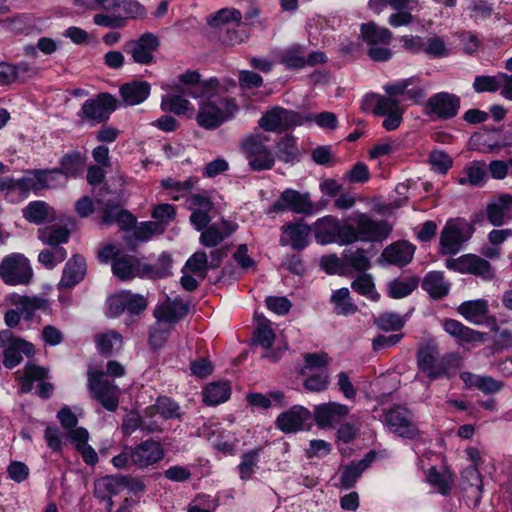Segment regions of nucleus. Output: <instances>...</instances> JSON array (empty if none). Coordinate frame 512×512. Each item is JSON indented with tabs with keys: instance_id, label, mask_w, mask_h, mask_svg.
I'll return each instance as SVG.
<instances>
[{
	"instance_id": "nucleus-44",
	"label": "nucleus",
	"mask_w": 512,
	"mask_h": 512,
	"mask_svg": "<svg viewBox=\"0 0 512 512\" xmlns=\"http://www.w3.org/2000/svg\"><path fill=\"white\" fill-rule=\"evenodd\" d=\"M487 180V166L483 161H472L463 169L458 179L460 185L482 186Z\"/></svg>"
},
{
	"instance_id": "nucleus-9",
	"label": "nucleus",
	"mask_w": 512,
	"mask_h": 512,
	"mask_svg": "<svg viewBox=\"0 0 512 512\" xmlns=\"http://www.w3.org/2000/svg\"><path fill=\"white\" fill-rule=\"evenodd\" d=\"M474 232V228L463 218L448 219L440 234V251L445 255L458 253Z\"/></svg>"
},
{
	"instance_id": "nucleus-54",
	"label": "nucleus",
	"mask_w": 512,
	"mask_h": 512,
	"mask_svg": "<svg viewBox=\"0 0 512 512\" xmlns=\"http://www.w3.org/2000/svg\"><path fill=\"white\" fill-rule=\"evenodd\" d=\"M352 289L371 301H378L380 294L375 289L373 278L370 274L363 273L351 283Z\"/></svg>"
},
{
	"instance_id": "nucleus-22",
	"label": "nucleus",
	"mask_w": 512,
	"mask_h": 512,
	"mask_svg": "<svg viewBox=\"0 0 512 512\" xmlns=\"http://www.w3.org/2000/svg\"><path fill=\"white\" fill-rule=\"evenodd\" d=\"M460 109V98L448 92H439L431 96L426 103L427 114L438 119H451Z\"/></svg>"
},
{
	"instance_id": "nucleus-53",
	"label": "nucleus",
	"mask_w": 512,
	"mask_h": 512,
	"mask_svg": "<svg viewBox=\"0 0 512 512\" xmlns=\"http://www.w3.org/2000/svg\"><path fill=\"white\" fill-rule=\"evenodd\" d=\"M39 239L50 247H61L69 239V232L63 227L49 226L39 230Z\"/></svg>"
},
{
	"instance_id": "nucleus-31",
	"label": "nucleus",
	"mask_w": 512,
	"mask_h": 512,
	"mask_svg": "<svg viewBox=\"0 0 512 512\" xmlns=\"http://www.w3.org/2000/svg\"><path fill=\"white\" fill-rule=\"evenodd\" d=\"M214 424L205 426L203 435L207 436L211 445L218 451L225 455H232L235 453L238 440L229 431H218L217 428L213 429Z\"/></svg>"
},
{
	"instance_id": "nucleus-30",
	"label": "nucleus",
	"mask_w": 512,
	"mask_h": 512,
	"mask_svg": "<svg viewBox=\"0 0 512 512\" xmlns=\"http://www.w3.org/2000/svg\"><path fill=\"white\" fill-rule=\"evenodd\" d=\"M443 328L460 345L474 346L485 341V334L465 326L461 322L448 319L444 321Z\"/></svg>"
},
{
	"instance_id": "nucleus-12",
	"label": "nucleus",
	"mask_w": 512,
	"mask_h": 512,
	"mask_svg": "<svg viewBox=\"0 0 512 512\" xmlns=\"http://www.w3.org/2000/svg\"><path fill=\"white\" fill-rule=\"evenodd\" d=\"M268 138L262 134L250 135L242 142V149L252 170H269L275 163V157L267 146Z\"/></svg>"
},
{
	"instance_id": "nucleus-27",
	"label": "nucleus",
	"mask_w": 512,
	"mask_h": 512,
	"mask_svg": "<svg viewBox=\"0 0 512 512\" xmlns=\"http://www.w3.org/2000/svg\"><path fill=\"white\" fill-rule=\"evenodd\" d=\"M311 227L304 222H292L282 226L280 243L290 245L292 249L300 251L310 243Z\"/></svg>"
},
{
	"instance_id": "nucleus-11",
	"label": "nucleus",
	"mask_w": 512,
	"mask_h": 512,
	"mask_svg": "<svg viewBox=\"0 0 512 512\" xmlns=\"http://www.w3.org/2000/svg\"><path fill=\"white\" fill-rule=\"evenodd\" d=\"M383 422L389 432L398 437L412 440L420 435L413 413L404 406L396 405L387 410Z\"/></svg>"
},
{
	"instance_id": "nucleus-51",
	"label": "nucleus",
	"mask_w": 512,
	"mask_h": 512,
	"mask_svg": "<svg viewBox=\"0 0 512 512\" xmlns=\"http://www.w3.org/2000/svg\"><path fill=\"white\" fill-rule=\"evenodd\" d=\"M331 301L334 304V311L339 315H350L357 311L348 288L335 290L331 295Z\"/></svg>"
},
{
	"instance_id": "nucleus-60",
	"label": "nucleus",
	"mask_w": 512,
	"mask_h": 512,
	"mask_svg": "<svg viewBox=\"0 0 512 512\" xmlns=\"http://www.w3.org/2000/svg\"><path fill=\"white\" fill-rule=\"evenodd\" d=\"M66 257L67 252L63 247H50L39 253L38 261L47 269H53L57 264L63 262Z\"/></svg>"
},
{
	"instance_id": "nucleus-57",
	"label": "nucleus",
	"mask_w": 512,
	"mask_h": 512,
	"mask_svg": "<svg viewBox=\"0 0 512 512\" xmlns=\"http://www.w3.org/2000/svg\"><path fill=\"white\" fill-rule=\"evenodd\" d=\"M171 258L167 253H162L155 264L143 265L144 278H163L170 274Z\"/></svg>"
},
{
	"instance_id": "nucleus-28",
	"label": "nucleus",
	"mask_w": 512,
	"mask_h": 512,
	"mask_svg": "<svg viewBox=\"0 0 512 512\" xmlns=\"http://www.w3.org/2000/svg\"><path fill=\"white\" fill-rule=\"evenodd\" d=\"M376 458L374 451L368 452L361 460L353 461L340 469L339 487L350 489L355 486L362 473L370 467Z\"/></svg>"
},
{
	"instance_id": "nucleus-58",
	"label": "nucleus",
	"mask_w": 512,
	"mask_h": 512,
	"mask_svg": "<svg viewBox=\"0 0 512 512\" xmlns=\"http://www.w3.org/2000/svg\"><path fill=\"white\" fill-rule=\"evenodd\" d=\"M495 332L494 343L501 349L512 347V321H505L497 324L495 321L494 327H489Z\"/></svg>"
},
{
	"instance_id": "nucleus-13",
	"label": "nucleus",
	"mask_w": 512,
	"mask_h": 512,
	"mask_svg": "<svg viewBox=\"0 0 512 512\" xmlns=\"http://www.w3.org/2000/svg\"><path fill=\"white\" fill-rule=\"evenodd\" d=\"M33 276L29 260L21 253H11L0 263V278L7 285H27Z\"/></svg>"
},
{
	"instance_id": "nucleus-45",
	"label": "nucleus",
	"mask_w": 512,
	"mask_h": 512,
	"mask_svg": "<svg viewBox=\"0 0 512 512\" xmlns=\"http://www.w3.org/2000/svg\"><path fill=\"white\" fill-rule=\"evenodd\" d=\"M231 387L228 382L209 383L202 392L203 401L209 406L219 405L229 399Z\"/></svg>"
},
{
	"instance_id": "nucleus-55",
	"label": "nucleus",
	"mask_w": 512,
	"mask_h": 512,
	"mask_svg": "<svg viewBox=\"0 0 512 512\" xmlns=\"http://www.w3.org/2000/svg\"><path fill=\"white\" fill-rule=\"evenodd\" d=\"M104 222L106 224L117 223L122 230H129L135 225L136 219L128 211L116 207L105 210Z\"/></svg>"
},
{
	"instance_id": "nucleus-59",
	"label": "nucleus",
	"mask_w": 512,
	"mask_h": 512,
	"mask_svg": "<svg viewBox=\"0 0 512 512\" xmlns=\"http://www.w3.org/2000/svg\"><path fill=\"white\" fill-rule=\"evenodd\" d=\"M163 231V228L160 227L158 223L155 222H143L140 225L136 226L135 229L131 233H127L125 236V240L128 243H131V238L134 237L138 241H147L154 234L160 233Z\"/></svg>"
},
{
	"instance_id": "nucleus-50",
	"label": "nucleus",
	"mask_w": 512,
	"mask_h": 512,
	"mask_svg": "<svg viewBox=\"0 0 512 512\" xmlns=\"http://www.w3.org/2000/svg\"><path fill=\"white\" fill-rule=\"evenodd\" d=\"M256 329L254 331V340L264 349H269L275 340V335L271 327V322L264 316L256 315Z\"/></svg>"
},
{
	"instance_id": "nucleus-33",
	"label": "nucleus",
	"mask_w": 512,
	"mask_h": 512,
	"mask_svg": "<svg viewBox=\"0 0 512 512\" xmlns=\"http://www.w3.org/2000/svg\"><path fill=\"white\" fill-rule=\"evenodd\" d=\"M85 274V259L82 256L75 255L67 261L58 286L60 288H72L81 280H83Z\"/></svg>"
},
{
	"instance_id": "nucleus-35",
	"label": "nucleus",
	"mask_w": 512,
	"mask_h": 512,
	"mask_svg": "<svg viewBox=\"0 0 512 512\" xmlns=\"http://www.w3.org/2000/svg\"><path fill=\"white\" fill-rule=\"evenodd\" d=\"M414 252L415 247L412 244L399 241L386 247L381 256L390 264L404 266L412 260Z\"/></svg>"
},
{
	"instance_id": "nucleus-4",
	"label": "nucleus",
	"mask_w": 512,
	"mask_h": 512,
	"mask_svg": "<svg viewBox=\"0 0 512 512\" xmlns=\"http://www.w3.org/2000/svg\"><path fill=\"white\" fill-rule=\"evenodd\" d=\"M417 365L429 381L454 377L463 365V359L458 353H447L439 356L433 347L421 348L417 353Z\"/></svg>"
},
{
	"instance_id": "nucleus-49",
	"label": "nucleus",
	"mask_w": 512,
	"mask_h": 512,
	"mask_svg": "<svg viewBox=\"0 0 512 512\" xmlns=\"http://www.w3.org/2000/svg\"><path fill=\"white\" fill-rule=\"evenodd\" d=\"M261 449L256 448L244 452L240 457V463L237 466L239 478L242 481H248L256 472L260 459Z\"/></svg>"
},
{
	"instance_id": "nucleus-46",
	"label": "nucleus",
	"mask_w": 512,
	"mask_h": 512,
	"mask_svg": "<svg viewBox=\"0 0 512 512\" xmlns=\"http://www.w3.org/2000/svg\"><path fill=\"white\" fill-rule=\"evenodd\" d=\"M161 109L165 112L187 117H192L195 112L194 107L184 96L175 94H167L162 97Z\"/></svg>"
},
{
	"instance_id": "nucleus-6",
	"label": "nucleus",
	"mask_w": 512,
	"mask_h": 512,
	"mask_svg": "<svg viewBox=\"0 0 512 512\" xmlns=\"http://www.w3.org/2000/svg\"><path fill=\"white\" fill-rule=\"evenodd\" d=\"M350 223V229L354 234L353 243L357 241H382L388 237L392 227L384 220H375L370 215L362 212H353L346 217Z\"/></svg>"
},
{
	"instance_id": "nucleus-2",
	"label": "nucleus",
	"mask_w": 512,
	"mask_h": 512,
	"mask_svg": "<svg viewBox=\"0 0 512 512\" xmlns=\"http://www.w3.org/2000/svg\"><path fill=\"white\" fill-rule=\"evenodd\" d=\"M66 176L62 170L33 169L28 170L21 178L0 176V193L12 204H18L27 199L31 193L37 194L43 189H56L65 186Z\"/></svg>"
},
{
	"instance_id": "nucleus-23",
	"label": "nucleus",
	"mask_w": 512,
	"mask_h": 512,
	"mask_svg": "<svg viewBox=\"0 0 512 512\" xmlns=\"http://www.w3.org/2000/svg\"><path fill=\"white\" fill-rule=\"evenodd\" d=\"M159 46V39L152 33H144L137 40L126 43L125 51L131 54L134 62L149 64L153 60V53Z\"/></svg>"
},
{
	"instance_id": "nucleus-7",
	"label": "nucleus",
	"mask_w": 512,
	"mask_h": 512,
	"mask_svg": "<svg viewBox=\"0 0 512 512\" xmlns=\"http://www.w3.org/2000/svg\"><path fill=\"white\" fill-rule=\"evenodd\" d=\"M88 390L91 397L99 401L108 411L118 408L120 388L105 377L103 370L90 366L88 368Z\"/></svg>"
},
{
	"instance_id": "nucleus-14",
	"label": "nucleus",
	"mask_w": 512,
	"mask_h": 512,
	"mask_svg": "<svg viewBox=\"0 0 512 512\" xmlns=\"http://www.w3.org/2000/svg\"><path fill=\"white\" fill-rule=\"evenodd\" d=\"M417 0H369L368 6L375 13H381L386 7L395 12L388 17V24L393 28L408 26L413 22L412 11L417 7Z\"/></svg>"
},
{
	"instance_id": "nucleus-62",
	"label": "nucleus",
	"mask_w": 512,
	"mask_h": 512,
	"mask_svg": "<svg viewBox=\"0 0 512 512\" xmlns=\"http://www.w3.org/2000/svg\"><path fill=\"white\" fill-rule=\"evenodd\" d=\"M242 20V13L235 8H223L211 15L208 18V23L211 26H219L221 24H226L230 21H233L240 26Z\"/></svg>"
},
{
	"instance_id": "nucleus-48",
	"label": "nucleus",
	"mask_w": 512,
	"mask_h": 512,
	"mask_svg": "<svg viewBox=\"0 0 512 512\" xmlns=\"http://www.w3.org/2000/svg\"><path fill=\"white\" fill-rule=\"evenodd\" d=\"M97 350L104 355H111L122 347L123 338L114 330H109L95 336Z\"/></svg>"
},
{
	"instance_id": "nucleus-37",
	"label": "nucleus",
	"mask_w": 512,
	"mask_h": 512,
	"mask_svg": "<svg viewBox=\"0 0 512 512\" xmlns=\"http://www.w3.org/2000/svg\"><path fill=\"white\" fill-rule=\"evenodd\" d=\"M15 304L21 316L26 320H31L37 310H42L46 314L52 313L50 301L41 296H21Z\"/></svg>"
},
{
	"instance_id": "nucleus-56",
	"label": "nucleus",
	"mask_w": 512,
	"mask_h": 512,
	"mask_svg": "<svg viewBox=\"0 0 512 512\" xmlns=\"http://www.w3.org/2000/svg\"><path fill=\"white\" fill-rule=\"evenodd\" d=\"M47 377L46 369L34 365L32 363H28L25 366L24 373L20 376L21 385L20 391L23 393L30 392L32 390V383L34 381H42Z\"/></svg>"
},
{
	"instance_id": "nucleus-52",
	"label": "nucleus",
	"mask_w": 512,
	"mask_h": 512,
	"mask_svg": "<svg viewBox=\"0 0 512 512\" xmlns=\"http://www.w3.org/2000/svg\"><path fill=\"white\" fill-rule=\"evenodd\" d=\"M85 164V157L76 151L68 153L64 155L60 161L61 167L58 168L62 170V173L66 176V180L69 177H77V175L82 171Z\"/></svg>"
},
{
	"instance_id": "nucleus-64",
	"label": "nucleus",
	"mask_w": 512,
	"mask_h": 512,
	"mask_svg": "<svg viewBox=\"0 0 512 512\" xmlns=\"http://www.w3.org/2000/svg\"><path fill=\"white\" fill-rule=\"evenodd\" d=\"M405 322V317L392 312L383 313L376 320L377 326L383 331H399Z\"/></svg>"
},
{
	"instance_id": "nucleus-21",
	"label": "nucleus",
	"mask_w": 512,
	"mask_h": 512,
	"mask_svg": "<svg viewBox=\"0 0 512 512\" xmlns=\"http://www.w3.org/2000/svg\"><path fill=\"white\" fill-rule=\"evenodd\" d=\"M457 312L471 324L486 327L495 326V318L490 314L486 299L464 301L458 306Z\"/></svg>"
},
{
	"instance_id": "nucleus-5",
	"label": "nucleus",
	"mask_w": 512,
	"mask_h": 512,
	"mask_svg": "<svg viewBox=\"0 0 512 512\" xmlns=\"http://www.w3.org/2000/svg\"><path fill=\"white\" fill-rule=\"evenodd\" d=\"M314 236L317 243L327 245L337 243L341 246L353 243L354 234L350 229V223L340 220L333 215H326L317 219L313 225Z\"/></svg>"
},
{
	"instance_id": "nucleus-3",
	"label": "nucleus",
	"mask_w": 512,
	"mask_h": 512,
	"mask_svg": "<svg viewBox=\"0 0 512 512\" xmlns=\"http://www.w3.org/2000/svg\"><path fill=\"white\" fill-rule=\"evenodd\" d=\"M218 85V80L211 78L202 84V93H190L192 98L200 99L196 120L199 126L205 129L219 127L234 117L238 111L235 99L223 97L215 93Z\"/></svg>"
},
{
	"instance_id": "nucleus-19",
	"label": "nucleus",
	"mask_w": 512,
	"mask_h": 512,
	"mask_svg": "<svg viewBox=\"0 0 512 512\" xmlns=\"http://www.w3.org/2000/svg\"><path fill=\"white\" fill-rule=\"evenodd\" d=\"M164 456L163 445L154 439H146L130 447L131 463L140 469L159 463Z\"/></svg>"
},
{
	"instance_id": "nucleus-20",
	"label": "nucleus",
	"mask_w": 512,
	"mask_h": 512,
	"mask_svg": "<svg viewBox=\"0 0 512 512\" xmlns=\"http://www.w3.org/2000/svg\"><path fill=\"white\" fill-rule=\"evenodd\" d=\"M189 310L190 305L187 301L179 297L171 299L166 296L164 300L157 304L154 310V317L157 320L158 326L168 324L171 327L185 317Z\"/></svg>"
},
{
	"instance_id": "nucleus-32",
	"label": "nucleus",
	"mask_w": 512,
	"mask_h": 512,
	"mask_svg": "<svg viewBox=\"0 0 512 512\" xmlns=\"http://www.w3.org/2000/svg\"><path fill=\"white\" fill-rule=\"evenodd\" d=\"M151 86L146 81H132L123 84L120 96L126 106H134L144 102L150 95Z\"/></svg>"
},
{
	"instance_id": "nucleus-42",
	"label": "nucleus",
	"mask_w": 512,
	"mask_h": 512,
	"mask_svg": "<svg viewBox=\"0 0 512 512\" xmlns=\"http://www.w3.org/2000/svg\"><path fill=\"white\" fill-rule=\"evenodd\" d=\"M23 217L30 223L41 224L54 218L55 211L44 201H32L23 209Z\"/></svg>"
},
{
	"instance_id": "nucleus-40",
	"label": "nucleus",
	"mask_w": 512,
	"mask_h": 512,
	"mask_svg": "<svg viewBox=\"0 0 512 512\" xmlns=\"http://www.w3.org/2000/svg\"><path fill=\"white\" fill-rule=\"evenodd\" d=\"M125 484V477L105 476L95 482L94 495L101 500H111L113 495L118 494Z\"/></svg>"
},
{
	"instance_id": "nucleus-24",
	"label": "nucleus",
	"mask_w": 512,
	"mask_h": 512,
	"mask_svg": "<svg viewBox=\"0 0 512 512\" xmlns=\"http://www.w3.org/2000/svg\"><path fill=\"white\" fill-rule=\"evenodd\" d=\"M311 420V412L300 405H295L281 413L276 419V426L285 433H294L306 429Z\"/></svg>"
},
{
	"instance_id": "nucleus-26",
	"label": "nucleus",
	"mask_w": 512,
	"mask_h": 512,
	"mask_svg": "<svg viewBox=\"0 0 512 512\" xmlns=\"http://www.w3.org/2000/svg\"><path fill=\"white\" fill-rule=\"evenodd\" d=\"M486 217L490 224L503 226L512 220V195L503 193L491 199L486 206Z\"/></svg>"
},
{
	"instance_id": "nucleus-63",
	"label": "nucleus",
	"mask_w": 512,
	"mask_h": 512,
	"mask_svg": "<svg viewBox=\"0 0 512 512\" xmlns=\"http://www.w3.org/2000/svg\"><path fill=\"white\" fill-rule=\"evenodd\" d=\"M501 78H503L501 73H498L497 75H494V76H489V75L476 76L474 79V82H473V89L477 93L495 92L497 90H500Z\"/></svg>"
},
{
	"instance_id": "nucleus-61",
	"label": "nucleus",
	"mask_w": 512,
	"mask_h": 512,
	"mask_svg": "<svg viewBox=\"0 0 512 512\" xmlns=\"http://www.w3.org/2000/svg\"><path fill=\"white\" fill-rule=\"evenodd\" d=\"M303 116V125L306 123L314 122L320 128L335 130L338 126V120L334 113L332 112H321L318 114L306 113L302 114Z\"/></svg>"
},
{
	"instance_id": "nucleus-25",
	"label": "nucleus",
	"mask_w": 512,
	"mask_h": 512,
	"mask_svg": "<svg viewBox=\"0 0 512 512\" xmlns=\"http://www.w3.org/2000/svg\"><path fill=\"white\" fill-rule=\"evenodd\" d=\"M482 476L479 468L469 466L461 473V489L466 503L472 508H477L482 498Z\"/></svg>"
},
{
	"instance_id": "nucleus-39",
	"label": "nucleus",
	"mask_w": 512,
	"mask_h": 512,
	"mask_svg": "<svg viewBox=\"0 0 512 512\" xmlns=\"http://www.w3.org/2000/svg\"><path fill=\"white\" fill-rule=\"evenodd\" d=\"M306 50L303 45L292 44L277 53L278 62L283 64L287 69L305 68Z\"/></svg>"
},
{
	"instance_id": "nucleus-34",
	"label": "nucleus",
	"mask_w": 512,
	"mask_h": 512,
	"mask_svg": "<svg viewBox=\"0 0 512 512\" xmlns=\"http://www.w3.org/2000/svg\"><path fill=\"white\" fill-rule=\"evenodd\" d=\"M113 274L121 280H129L135 277L144 278L143 266L134 256L117 257L112 262Z\"/></svg>"
},
{
	"instance_id": "nucleus-16",
	"label": "nucleus",
	"mask_w": 512,
	"mask_h": 512,
	"mask_svg": "<svg viewBox=\"0 0 512 512\" xmlns=\"http://www.w3.org/2000/svg\"><path fill=\"white\" fill-rule=\"evenodd\" d=\"M258 124L264 131L281 133L303 125V116L292 110L273 107L262 115Z\"/></svg>"
},
{
	"instance_id": "nucleus-17",
	"label": "nucleus",
	"mask_w": 512,
	"mask_h": 512,
	"mask_svg": "<svg viewBox=\"0 0 512 512\" xmlns=\"http://www.w3.org/2000/svg\"><path fill=\"white\" fill-rule=\"evenodd\" d=\"M0 348H4L3 364L9 369L20 364L23 355L31 357L35 353V348L32 343L15 337L10 330L0 331Z\"/></svg>"
},
{
	"instance_id": "nucleus-18",
	"label": "nucleus",
	"mask_w": 512,
	"mask_h": 512,
	"mask_svg": "<svg viewBox=\"0 0 512 512\" xmlns=\"http://www.w3.org/2000/svg\"><path fill=\"white\" fill-rule=\"evenodd\" d=\"M445 266L449 270L461 274H472L485 280H490L494 277V270L490 263L475 254H465L458 258H449L446 260Z\"/></svg>"
},
{
	"instance_id": "nucleus-41",
	"label": "nucleus",
	"mask_w": 512,
	"mask_h": 512,
	"mask_svg": "<svg viewBox=\"0 0 512 512\" xmlns=\"http://www.w3.org/2000/svg\"><path fill=\"white\" fill-rule=\"evenodd\" d=\"M422 288L431 297L440 299L449 293L450 283L445 280L442 272L431 271L425 276Z\"/></svg>"
},
{
	"instance_id": "nucleus-47",
	"label": "nucleus",
	"mask_w": 512,
	"mask_h": 512,
	"mask_svg": "<svg viewBox=\"0 0 512 512\" xmlns=\"http://www.w3.org/2000/svg\"><path fill=\"white\" fill-rule=\"evenodd\" d=\"M426 481L438 493L448 495L454 483V476L447 470L438 471L435 467H431L426 473Z\"/></svg>"
},
{
	"instance_id": "nucleus-15",
	"label": "nucleus",
	"mask_w": 512,
	"mask_h": 512,
	"mask_svg": "<svg viewBox=\"0 0 512 512\" xmlns=\"http://www.w3.org/2000/svg\"><path fill=\"white\" fill-rule=\"evenodd\" d=\"M270 209L272 212L291 211L304 215H312L319 211L311 200L309 192H300L294 189H285Z\"/></svg>"
},
{
	"instance_id": "nucleus-29",
	"label": "nucleus",
	"mask_w": 512,
	"mask_h": 512,
	"mask_svg": "<svg viewBox=\"0 0 512 512\" xmlns=\"http://www.w3.org/2000/svg\"><path fill=\"white\" fill-rule=\"evenodd\" d=\"M348 413L349 408L346 405L336 402L320 404L314 409L315 421L322 428L340 423Z\"/></svg>"
},
{
	"instance_id": "nucleus-1",
	"label": "nucleus",
	"mask_w": 512,
	"mask_h": 512,
	"mask_svg": "<svg viewBox=\"0 0 512 512\" xmlns=\"http://www.w3.org/2000/svg\"><path fill=\"white\" fill-rule=\"evenodd\" d=\"M417 82V77L400 79L383 86L386 95L367 93L363 97L361 108L365 112L385 117L382 126L387 131L396 130L402 123L406 107L399 96H404L406 89Z\"/></svg>"
},
{
	"instance_id": "nucleus-36",
	"label": "nucleus",
	"mask_w": 512,
	"mask_h": 512,
	"mask_svg": "<svg viewBox=\"0 0 512 512\" xmlns=\"http://www.w3.org/2000/svg\"><path fill=\"white\" fill-rule=\"evenodd\" d=\"M237 229L235 223L222 220L218 224H213L206 229L204 228L200 241L207 247L218 245L225 237L231 235Z\"/></svg>"
},
{
	"instance_id": "nucleus-8",
	"label": "nucleus",
	"mask_w": 512,
	"mask_h": 512,
	"mask_svg": "<svg viewBox=\"0 0 512 512\" xmlns=\"http://www.w3.org/2000/svg\"><path fill=\"white\" fill-rule=\"evenodd\" d=\"M362 40L368 46V56L373 61H387L392 57V51L389 44L392 39V32L377 25L374 22L361 25Z\"/></svg>"
},
{
	"instance_id": "nucleus-10",
	"label": "nucleus",
	"mask_w": 512,
	"mask_h": 512,
	"mask_svg": "<svg viewBox=\"0 0 512 512\" xmlns=\"http://www.w3.org/2000/svg\"><path fill=\"white\" fill-rule=\"evenodd\" d=\"M116 108L117 99L113 95L99 93L82 104L77 117L82 123L95 126L107 121Z\"/></svg>"
},
{
	"instance_id": "nucleus-38",
	"label": "nucleus",
	"mask_w": 512,
	"mask_h": 512,
	"mask_svg": "<svg viewBox=\"0 0 512 512\" xmlns=\"http://www.w3.org/2000/svg\"><path fill=\"white\" fill-rule=\"evenodd\" d=\"M343 259L346 275L354 272H365L371 265L368 252L362 248L345 249Z\"/></svg>"
},
{
	"instance_id": "nucleus-43",
	"label": "nucleus",
	"mask_w": 512,
	"mask_h": 512,
	"mask_svg": "<svg viewBox=\"0 0 512 512\" xmlns=\"http://www.w3.org/2000/svg\"><path fill=\"white\" fill-rule=\"evenodd\" d=\"M196 179L189 177L185 181H178L174 178L168 177L161 180V187L167 191L168 197L172 200H179L187 198L196 184Z\"/></svg>"
}]
</instances>
